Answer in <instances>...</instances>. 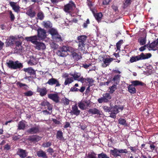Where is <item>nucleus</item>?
<instances>
[{
  "mask_svg": "<svg viewBox=\"0 0 158 158\" xmlns=\"http://www.w3.org/2000/svg\"><path fill=\"white\" fill-rule=\"evenodd\" d=\"M6 64L9 68L13 69H20L23 67L22 64L18 60L15 61L12 60H7Z\"/></svg>",
  "mask_w": 158,
  "mask_h": 158,
  "instance_id": "1",
  "label": "nucleus"
},
{
  "mask_svg": "<svg viewBox=\"0 0 158 158\" xmlns=\"http://www.w3.org/2000/svg\"><path fill=\"white\" fill-rule=\"evenodd\" d=\"M73 50V48L71 47L64 46L60 48V49L58 51L57 54L60 56L64 57L67 55L66 53L67 52H72Z\"/></svg>",
  "mask_w": 158,
  "mask_h": 158,
  "instance_id": "2",
  "label": "nucleus"
},
{
  "mask_svg": "<svg viewBox=\"0 0 158 158\" xmlns=\"http://www.w3.org/2000/svg\"><path fill=\"white\" fill-rule=\"evenodd\" d=\"M87 38V36L85 35H81L77 37L78 48L80 50H84L85 43Z\"/></svg>",
  "mask_w": 158,
  "mask_h": 158,
  "instance_id": "3",
  "label": "nucleus"
},
{
  "mask_svg": "<svg viewBox=\"0 0 158 158\" xmlns=\"http://www.w3.org/2000/svg\"><path fill=\"white\" fill-rule=\"evenodd\" d=\"M111 98V96L110 94L108 93H106L103 94L102 97L98 99V101L100 103L106 102L109 101Z\"/></svg>",
  "mask_w": 158,
  "mask_h": 158,
  "instance_id": "4",
  "label": "nucleus"
},
{
  "mask_svg": "<svg viewBox=\"0 0 158 158\" xmlns=\"http://www.w3.org/2000/svg\"><path fill=\"white\" fill-rule=\"evenodd\" d=\"M70 75L73 77V80H77L82 83L85 82V79L83 77H81V74L80 73L75 72L73 73H70Z\"/></svg>",
  "mask_w": 158,
  "mask_h": 158,
  "instance_id": "5",
  "label": "nucleus"
},
{
  "mask_svg": "<svg viewBox=\"0 0 158 158\" xmlns=\"http://www.w3.org/2000/svg\"><path fill=\"white\" fill-rule=\"evenodd\" d=\"M75 7V5L74 3L70 1L68 4L64 6V10L65 12L69 13L72 11Z\"/></svg>",
  "mask_w": 158,
  "mask_h": 158,
  "instance_id": "6",
  "label": "nucleus"
},
{
  "mask_svg": "<svg viewBox=\"0 0 158 158\" xmlns=\"http://www.w3.org/2000/svg\"><path fill=\"white\" fill-rule=\"evenodd\" d=\"M63 77L64 78H66L64 84L65 85L69 84L73 81V77L70 76V73H64L63 75Z\"/></svg>",
  "mask_w": 158,
  "mask_h": 158,
  "instance_id": "7",
  "label": "nucleus"
},
{
  "mask_svg": "<svg viewBox=\"0 0 158 158\" xmlns=\"http://www.w3.org/2000/svg\"><path fill=\"white\" fill-rule=\"evenodd\" d=\"M46 84L50 85H55L56 87H59L60 85V84L59 83L58 80L53 78L49 79Z\"/></svg>",
  "mask_w": 158,
  "mask_h": 158,
  "instance_id": "8",
  "label": "nucleus"
},
{
  "mask_svg": "<svg viewBox=\"0 0 158 158\" xmlns=\"http://www.w3.org/2000/svg\"><path fill=\"white\" fill-rule=\"evenodd\" d=\"M38 37L41 40H43L46 37V32L45 30L42 28L37 30Z\"/></svg>",
  "mask_w": 158,
  "mask_h": 158,
  "instance_id": "9",
  "label": "nucleus"
},
{
  "mask_svg": "<svg viewBox=\"0 0 158 158\" xmlns=\"http://www.w3.org/2000/svg\"><path fill=\"white\" fill-rule=\"evenodd\" d=\"M25 39L27 41H30L33 44L35 45L38 42V37L37 35H34L30 37H26Z\"/></svg>",
  "mask_w": 158,
  "mask_h": 158,
  "instance_id": "10",
  "label": "nucleus"
},
{
  "mask_svg": "<svg viewBox=\"0 0 158 158\" xmlns=\"http://www.w3.org/2000/svg\"><path fill=\"white\" fill-rule=\"evenodd\" d=\"M149 50H157L158 53V39L152 43L149 46Z\"/></svg>",
  "mask_w": 158,
  "mask_h": 158,
  "instance_id": "11",
  "label": "nucleus"
},
{
  "mask_svg": "<svg viewBox=\"0 0 158 158\" xmlns=\"http://www.w3.org/2000/svg\"><path fill=\"white\" fill-rule=\"evenodd\" d=\"M48 97L56 103L59 101V97L57 93L51 94H48Z\"/></svg>",
  "mask_w": 158,
  "mask_h": 158,
  "instance_id": "12",
  "label": "nucleus"
},
{
  "mask_svg": "<svg viewBox=\"0 0 158 158\" xmlns=\"http://www.w3.org/2000/svg\"><path fill=\"white\" fill-rule=\"evenodd\" d=\"M52 39L53 41L57 43L62 42L64 40V38L62 37L59 34H58L55 36H53Z\"/></svg>",
  "mask_w": 158,
  "mask_h": 158,
  "instance_id": "13",
  "label": "nucleus"
},
{
  "mask_svg": "<svg viewBox=\"0 0 158 158\" xmlns=\"http://www.w3.org/2000/svg\"><path fill=\"white\" fill-rule=\"evenodd\" d=\"M37 92L39 93L40 95L42 97L45 96L47 94V90L45 87H37Z\"/></svg>",
  "mask_w": 158,
  "mask_h": 158,
  "instance_id": "14",
  "label": "nucleus"
},
{
  "mask_svg": "<svg viewBox=\"0 0 158 158\" xmlns=\"http://www.w3.org/2000/svg\"><path fill=\"white\" fill-rule=\"evenodd\" d=\"M41 139V137L37 135H33L30 136L28 138V140L31 142L35 143L39 141Z\"/></svg>",
  "mask_w": 158,
  "mask_h": 158,
  "instance_id": "15",
  "label": "nucleus"
},
{
  "mask_svg": "<svg viewBox=\"0 0 158 158\" xmlns=\"http://www.w3.org/2000/svg\"><path fill=\"white\" fill-rule=\"evenodd\" d=\"M34 47L38 50H44L46 48V46L44 43L39 41L35 45Z\"/></svg>",
  "mask_w": 158,
  "mask_h": 158,
  "instance_id": "16",
  "label": "nucleus"
},
{
  "mask_svg": "<svg viewBox=\"0 0 158 158\" xmlns=\"http://www.w3.org/2000/svg\"><path fill=\"white\" fill-rule=\"evenodd\" d=\"M9 4L15 12H18L19 10L20 7L17 2L10 1Z\"/></svg>",
  "mask_w": 158,
  "mask_h": 158,
  "instance_id": "17",
  "label": "nucleus"
},
{
  "mask_svg": "<svg viewBox=\"0 0 158 158\" xmlns=\"http://www.w3.org/2000/svg\"><path fill=\"white\" fill-rule=\"evenodd\" d=\"M114 60L112 58L106 57L103 59L104 63L102 64V66L104 67H106L109 65L110 63Z\"/></svg>",
  "mask_w": 158,
  "mask_h": 158,
  "instance_id": "18",
  "label": "nucleus"
},
{
  "mask_svg": "<svg viewBox=\"0 0 158 158\" xmlns=\"http://www.w3.org/2000/svg\"><path fill=\"white\" fill-rule=\"evenodd\" d=\"M17 154L22 158H24L27 155V153L25 150L21 149L18 150L17 152Z\"/></svg>",
  "mask_w": 158,
  "mask_h": 158,
  "instance_id": "19",
  "label": "nucleus"
},
{
  "mask_svg": "<svg viewBox=\"0 0 158 158\" xmlns=\"http://www.w3.org/2000/svg\"><path fill=\"white\" fill-rule=\"evenodd\" d=\"M71 112L72 114L76 115H78L80 114V111L78 109L76 104L72 106Z\"/></svg>",
  "mask_w": 158,
  "mask_h": 158,
  "instance_id": "20",
  "label": "nucleus"
},
{
  "mask_svg": "<svg viewBox=\"0 0 158 158\" xmlns=\"http://www.w3.org/2000/svg\"><path fill=\"white\" fill-rule=\"evenodd\" d=\"M27 132L31 134H36L39 131V128L38 126L32 127L27 130Z\"/></svg>",
  "mask_w": 158,
  "mask_h": 158,
  "instance_id": "21",
  "label": "nucleus"
},
{
  "mask_svg": "<svg viewBox=\"0 0 158 158\" xmlns=\"http://www.w3.org/2000/svg\"><path fill=\"white\" fill-rule=\"evenodd\" d=\"M123 107L122 106H115L111 110V112L113 113L116 114L118 113V110H121L123 109Z\"/></svg>",
  "mask_w": 158,
  "mask_h": 158,
  "instance_id": "22",
  "label": "nucleus"
},
{
  "mask_svg": "<svg viewBox=\"0 0 158 158\" xmlns=\"http://www.w3.org/2000/svg\"><path fill=\"white\" fill-rule=\"evenodd\" d=\"M110 152V154L115 157L121 156L119 150L117 148H114V150H111Z\"/></svg>",
  "mask_w": 158,
  "mask_h": 158,
  "instance_id": "23",
  "label": "nucleus"
},
{
  "mask_svg": "<svg viewBox=\"0 0 158 158\" xmlns=\"http://www.w3.org/2000/svg\"><path fill=\"white\" fill-rule=\"evenodd\" d=\"M37 60L33 56L30 57V59L28 62V64L31 66L35 65L37 64Z\"/></svg>",
  "mask_w": 158,
  "mask_h": 158,
  "instance_id": "24",
  "label": "nucleus"
},
{
  "mask_svg": "<svg viewBox=\"0 0 158 158\" xmlns=\"http://www.w3.org/2000/svg\"><path fill=\"white\" fill-rule=\"evenodd\" d=\"M152 56L150 53H146L144 54L143 53H141L140 55H139L140 60L148 59L150 58Z\"/></svg>",
  "mask_w": 158,
  "mask_h": 158,
  "instance_id": "25",
  "label": "nucleus"
},
{
  "mask_svg": "<svg viewBox=\"0 0 158 158\" xmlns=\"http://www.w3.org/2000/svg\"><path fill=\"white\" fill-rule=\"evenodd\" d=\"M88 112L92 114H101L100 111L95 108L90 109L88 111Z\"/></svg>",
  "mask_w": 158,
  "mask_h": 158,
  "instance_id": "26",
  "label": "nucleus"
},
{
  "mask_svg": "<svg viewBox=\"0 0 158 158\" xmlns=\"http://www.w3.org/2000/svg\"><path fill=\"white\" fill-rule=\"evenodd\" d=\"M78 106L79 108L82 110H85L87 107L86 106V102L84 101H81L78 103Z\"/></svg>",
  "mask_w": 158,
  "mask_h": 158,
  "instance_id": "27",
  "label": "nucleus"
},
{
  "mask_svg": "<svg viewBox=\"0 0 158 158\" xmlns=\"http://www.w3.org/2000/svg\"><path fill=\"white\" fill-rule=\"evenodd\" d=\"M23 70L26 72L29 73L30 75H35V71L31 67L27 68H24Z\"/></svg>",
  "mask_w": 158,
  "mask_h": 158,
  "instance_id": "28",
  "label": "nucleus"
},
{
  "mask_svg": "<svg viewBox=\"0 0 158 158\" xmlns=\"http://www.w3.org/2000/svg\"><path fill=\"white\" fill-rule=\"evenodd\" d=\"M71 52L72 57L75 60L77 61L82 58L81 54H78L76 52H74L73 50Z\"/></svg>",
  "mask_w": 158,
  "mask_h": 158,
  "instance_id": "29",
  "label": "nucleus"
},
{
  "mask_svg": "<svg viewBox=\"0 0 158 158\" xmlns=\"http://www.w3.org/2000/svg\"><path fill=\"white\" fill-rule=\"evenodd\" d=\"M26 122L22 120L19 123L18 129L19 130H23L26 126Z\"/></svg>",
  "mask_w": 158,
  "mask_h": 158,
  "instance_id": "30",
  "label": "nucleus"
},
{
  "mask_svg": "<svg viewBox=\"0 0 158 158\" xmlns=\"http://www.w3.org/2000/svg\"><path fill=\"white\" fill-rule=\"evenodd\" d=\"M56 138L61 141H64V139L63 137L62 132L60 131H57L56 134Z\"/></svg>",
  "mask_w": 158,
  "mask_h": 158,
  "instance_id": "31",
  "label": "nucleus"
},
{
  "mask_svg": "<svg viewBox=\"0 0 158 158\" xmlns=\"http://www.w3.org/2000/svg\"><path fill=\"white\" fill-rule=\"evenodd\" d=\"M37 154L39 157H41L44 158H48L45 152L42 150L38 151L37 152Z\"/></svg>",
  "mask_w": 158,
  "mask_h": 158,
  "instance_id": "32",
  "label": "nucleus"
},
{
  "mask_svg": "<svg viewBox=\"0 0 158 158\" xmlns=\"http://www.w3.org/2000/svg\"><path fill=\"white\" fill-rule=\"evenodd\" d=\"M128 91L131 94H134L136 93V89L132 85H129L128 87Z\"/></svg>",
  "mask_w": 158,
  "mask_h": 158,
  "instance_id": "33",
  "label": "nucleus"
},
{
  "mask_svg": "<svg viewBox=\"0 0 158 158\" xmlns=\"http://www.w3.org/2000/svg\"><path fill=\"white\" fill-rule=\"evenodd\" d=\"M15 40V38L13 36H10V38L7 39L6 41L7 45H9L13 44Z\"/></svg>",
  "mask_w": 158,
  "mask_h": 158,
  "instance_id": "34",
  "label": "nucleus"
},
{
  "mask_svg": "<svg viewBox=\"0 0 158 158\" xmlns=\"http://www.w3.org/2000/svg\"><path fill=\"white\" fill-rule=\"evenodd\" d=\"M49 32L52 35V38L53 36H55L59 34L56 29L54 28H52L50 29L49 30Z\"/></svg>",
  "mask_w": 158,
  "mask_h": 158,
  "instance_id": "35",
  "label": "nucleus"
},
{
  "mask_svg": "<svg viewBox=\"0 0 158 158\" xmlns=\"http://www.w3.org/2000/svg\"><path fill=\"white\" fill-rule=\"evenodd\" d=\"M42 24L44 27L46 28H50L52 27V24L49 21H44Z\"/></svg>",
  "mask_w": 158,
  "mask_h": 158,
  "instance_id": "36",
  "label": "nucleus"
},
{
  "mask_svg": "<svg viewBox=\"0 0 158 158\" xmlns=\"http://www.w3.org/2000/svg\"><path fill=\"white\" fill-rule=\"evenodd\" d=\"M138 42L140 45H144L146 43V39L145 37H142L139 38L138 40Z\"/></svg>",
  "mask_w": 158,
  "mask_h": 158,
  "instance_id": "37",
  "label": "nucleus"
},
{
  "mask_svg": "<svg viewBox=\"0 0 158 158\" xmlns=\"http://www.w3.org/2000/svg\"><path fill=\"white\" fill-rule=\"evenodd\" d=\"M120 75H116L114 77L113 80L115 82L116 85L118 84L120 81Z\"/></svg>",
  "mask_w": 158,
  "mask_h": 158,
  "instance_id": "38",
  "label": "nucleus"
},
{
  "mask_svg": "<svg viewBox=\"0 0 158 158\" xmlns=\"http://www.w3.org/2000/svg\"><path fill=\"white\" fill-rule=\"evenodd\" d=\"M26 14L31 17H34L35 15V12L32 11V10L31 9H28L27 10Z\"/></svg>",
  "mask_w": 158,
  "mask_h": 158,
  "instance_id": "39",
  "label": "nucleus"
},
{
  "mask_svg": "<svg viewBox=\"0 0 158 158\" xmlns=\"http://www.w3.org/2000/svg\"><path fill=\"white\" fill-rule=\"evenodd\" d=\"M85 79V81H88V82L89 83L88 84L89 87L93 85L94 81L92 79L90 78H87Z\"/></svg>",
  "mask_w": 158,
  "mask_h": 158,
  "instance_id": "40",
  "label": "nucleus"
},
{
  "mask_svg": "<svg viewBox=\"0 0 158 158\" xmlns=\"http://www.w3.org/2000/svg\"><path fill=\"white\" fill-rule=\"evenodd\" d=\"M132 85L134 86H137L138 85H143V83L142 82L138 81H133L131 82Z\"/></svg>",
  "mask_w": 158,
  "mask_h": 158,
  "instance_id": "41",
  "label": "nucleus"
},
{
  "mask_svg": "<svg viewBox=\"0 0 158 158\" xmlns=\"http://www.w3.org/2000/svg\"><path fill=\"white\" fill-rule=\"evenodd\" d=\"M117 85L114 84L111 86L109 87V92L110 94H113L117 89Z\"/></svg>",
  "mask_w": 158,
  "mask_h": 158,
  "instance_id": "42",
  "label": "nucleus"
},
{
  "mask_svg": "<svg viewBox=\"0 0 158 158\" xmlns=\"http://www.w3.org/2000/svg\"><path fill=\"white\" fill-rule=\"evenodd\" d=\"M139 58V56L132 57L131 58L130 61L132 63L139 60H140V58Z\"/></svg>",
  "mask_w": 158,
  "mask_h": 158,
  "instance_id": "43",
  "label": "nucleus"
},
{
  "mask_svg": "<svg viewBox=\"0 0 158 158\" xmlns=\"http://www.w3.org/2000/svg\"><path fill=\"white\" fill-rule=\"evenodd\" d=\"M50 46L51 48L54 49H57L59 47V45L53 41L50 44Z\"/></svg>",
  "mask_w": 158,
  "mask_h": 158,
  "instance_id": "44",
  "label": "nucleus"
},
{
  "mask_svg": "<svg viewBox=\"0 0 158 158\" xmlns=\"http://www.w3.org/2000/svg\"><path fill=\"white\" fill-rule=\"evenodd\" d=\"M102 14L101 13H97L94 15V17L97 20H100L102 17Z\"/></svg>",
  "mask_w": 158,
  "mask_h": 158,
  "instance_id": "45",
  "label": "nucleus"
},
{
  "mask_svg": "<svg viewBox=\"0 0 158 158\" xmlns=\"http://www.w3.org/2000/svg\"><path fill=\"white\" fill-rule=\"evenodd\" d=\"M123 43V40H121L119 41L116 44L117 50H118L119 51L120 50V46Z\"/></svg>",
  "mask_w": 158,
  "mask_h": 158,
  "instance_id": "46",
  "label": "nucleus"
},
{
  "mask_svg": "<svg viewBox=\"0 0 158 158\" xmlns=\"http://www.w3.org/2000/svg\"><path fill=\"white\" fill-rule=\"evenodd\" d=\"M118 121L119 123L120 124L123 125H127L126 121L123 118H120L119 119Z\"/></svg>",
  "mask_w": 158,
  "mask_h": 158,
  "instance_id": "47",
  "label": "nucleus"
},
{
  "mask_svg": "<svg viewBox=\"0 0 158 158\" xmlns=\"http://www.w3.org/2000/svg\"><path fill=\"white\" fill-rule=\"evenodd\" d=\"M98 158H110L106 154L102 153L98 154Z\"/></svg>",
  "mask_w": 158,
  "mask_h": 158,
  "instance_id": "48",
  "label": "nucleus"
},
{
  "mask_svg": "<svg viewBox=\"0 0 158 158\" xmlns=\"http://www.w3.org/2000/svg\"><path fill=\"white\" fill-rule=\"evenodd\" d=\"M43 13L42 12H39L37 14V18L38 19L42 20L44 18Z\"/></svg>",
  "mask_w": 158,
  "mask_h": 158,
  "instance_id": "49",
  "label": "nucleus"
},
{
  "mask_svg": "<svg viewBox=\"0 0 158 158\" xmlns=\"http://www.w3.org/2000/svg\"><path fill=\"white\" fill-rule=\"evenodd\" d=\"M52 145V143L50 142H47L43 143L42 146L44 148L50 147Z\"/></svg>",
  "mask_w": 158,
  "mask_h": 158,
  "instance_id": "50",
  "label": "nucleus"
},
{
  "mask_svg": "<svg viewBox=\"0 0 158 158\" xmlns=\"http://www.w3.org/2000/svg\"><path fill=\"white\" fill-rule=\"evenodd\" d=\"M129 148L130 149L132 152L134 153H136V152L138 150V148L136 147H129Z\"/></svg>",
  "mask_w": 158,
  "mask_h": 158,
  "instance_id": "51",
  "label": "nucleus"
},
{
  "mask_svg": "<svg viewBox=\"0 0 158 158\" xmlns=\"http://www.w3.org/2000/svg\"><path fill=\"white\" fill-rule=\"evenodd\" d=\"M18 85L20 87H24V89H27L28 87L26 84L21 83H18Z\"/></svg>",
  "mask_w": 158,
  "mask_h": 158,
  "instance_id": "52",
  "label": "nucleus"
},
{
  "mask_svg": "<svg viewBox=\"0 0 158 158\" xmlns=\"http://www.w3.org/2000/svg\"><path fill=\"white\" fill-rule=\"evenodd\" d=\"M62 100L63 103L64 104L66 105H68L69 104V102L70 101L69 99L66 98L65 97H64L63 98Z\"/></svg>",
  "mask_w": 158,
  "mask_h": 158,
  "instance_id": "53",
  "label": "nucleus"
},
{
  "mask_svg": "<svg viewBox=\"0 0 158 158\" xmlns=\"http://www.w3.org/2000/svg\"><path fill=\"white\" fill-rule=\"evenodd\" d=\"M89 158H96V154L94 152H91L88 154Z\"/></svg>",
  "mask_w": 158,
  "mask_h": 158,
  "instance_id": "54",
  "label": "nucleus"
},
{
  "mask_svg": "<svg viewBox=\"0 0 158 158\" xmlns=\"http://www.w3.org/2000/svg\"><path fill=\"white\" fill-rule=\"evenodd\" d=\"M24 95L27 96H30L33 94V93L31 91H28L24 93Z\"/></svg>",
  "mask_w": 158,
  "mask_h": 158,
  "instance_id": "55",
  "label": "nucleus"
},
{
  "mask_svg": "<svg viewBox=\"0 0 158 158\" xmlns=\"http://www.w3.org/2000/svg\"><path fill=\"white\" fill-rule=\"evenodd\" d=\"M9 14L10 15V18L11 21H13L15 19V17L14 15L12 13L11 11H9Z\"/></svg>",
  "mask_w": 158,
  "mask_h": 158,
  "instance_id": "56",
  "label": "nucleus"
},
{
  "mask_svg": "<svg viewBox=\"0 0 158 158\" xmlns=\"http://www.w3.org/2000/svg\"><path fill=\"white\" fill-rule=\"evenodd\" d=\"M103 109H104L105 111L106 112H109L110 111V108L106 106H103Z\"/></svg>",
  "mask_w": 158,
  "mask_h": 158,
  "instance_id": "57",
  "label": "nucleus"
},
{
  "mask_svg": "<svg viewBox=\"0 0 158 158\" xmlns=\"http://www.w3.org/2000/svg\"><path fill=\"white\" fill-rule=\"evenodd\" d=\"M119 151V154L120 153H126L127 152V151L126 149H118Z\"/></svg>",
  "mask_w": 158,
  "mask_h": 158,
  "instance_id": "58",
  "label": "nucleus"
},
{
  "mask_svg": "<svg viewBox=\"0 0 158 158\" xmlns=\"http://www.w3.org/2000/svg\"><path fill=\"white\" fill-rule=\"evenodd\" d=\"M111 0H103V4L104 5H108L110 2Z\"/></svg>",
  "mask_w": 158,
  "mask_h": 158,
  "instance_id": "59",
  "label": "nucleus"
},
{
  "mask_svg": "<svg viewBox=\"0 0 158 158\" xmlns=\"http://www.w3.org/2000/svg\"><path fill=\"white\" fill-rule=\"evenodd\" d=\"M131 2V0H126L124 3L125 5L128 6L130 5Z\"/></svg>",
  "mask_w": 158,
  "mask_h": 158,
  "instance_id": "60",
  "label": "nucleus"
},
{
  "mask_svg": "<svg viewBox=\"0 0 158 158\" xmlns=\"http://www.w3.org/2000/svg\"><path fill=\"white\" fill-rule=\"evenodd\" d=\"M70 90L72 91H78L79 89L74 86L71 88Z\"/></svg>",
  "mask_w": 158,
  "mask_h": 158,
  "instance_id": "61",
  "label": "nucleus"
},
{
  "mask_svg": "<svg viewBox=\"0 0 158 158\" xmlns=\"http://www.w3.org/2000/svg\"><path fill=\"white\" fill-rule=\"evenodd\" d=\"M47 151L48 152L52 154L54 152V151L53 149L51 148H49L48 149H47Z\"/></svg>",
  "mask_w": 158,
  "mask_h": 158,
  "instance_id": "62",
  "label": "nucleus"
},
{
  "mask_svg": "<svg viewBox=\"0 0 158 158\" xmlns=\"http://www.w3.org/2000/svg\"><path fill=\"white\" fill-rule=\"evenodd\" d=\"M150 147L151 150L152 151L155 149L156 148V146L154 145V144H152L150 145Z\"/></svg>",
  "mask_w": 158,
  "mask_h": 158,
  "instance_id": "63",
  "label": "nucleus"
},
{
  "mask_svg": "<svg viewBox=\"0 0 158 158\" xmlns=\"http://www.w3.org/2000/svg\"><path fill=\"white\" fill-rule=\"evenodd\" d=\"M53 122L56 124L59 125L60 123L59 121H58L56 119H53Z\"/></svg>",
  "mask_w": 158,
  "mask_h": 158,
  "instance_id": "64",
  "label": "nucleus"
}]
</instances>
